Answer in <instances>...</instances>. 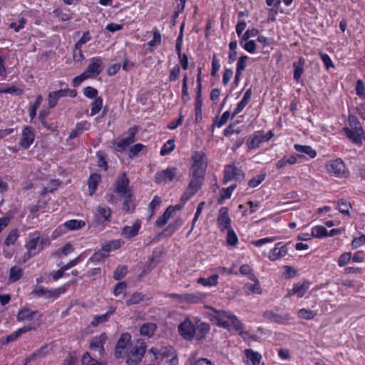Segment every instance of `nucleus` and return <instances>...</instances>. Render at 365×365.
I'll return each mask as SVG.
<instances>
[{
	"label": "nucleus",
	"mask_w": 365,
	"mask_h": 365,
	"mask_svg": "<svg viewBox=\"0 0 365 365\" xmlns=\"http://www.w3.org/2000/svg\"><path fill=\"white\" fill-rule=\"evenodd\" d=\"M108 256L107 254L103 252V250L101 249L96 251L90 258L91 262H99L106 257Z\"/></svg>",
	"instance_id": "nucleus-56"
},
{
	"label": "nucleus",
	"mask_w": 365,
	"mask_h": 365,
	"mask_svg": "<svg viewBox=\"0 0 365 365\" xmlns=\"http://www.w3.org/2000/svg\"><path fill=\"white\" fill-rule=\"evenodd\" d=\"M98 212L100 216H101L104 220L109 221L110 217L111 215V210L106 206H99L98 208Z\"/></svg>",
	"instance_id": "nucleus-45"
},
{
	"label": "nucleus",
	"mask_w": 365,
	"mask_h": 365,
	"mask_svg": "<svg viewBox=\"0 0 365 365\" xmlns=\"http://www.w3.org/2000/svg\"><path fill=\"white\" fill-rule=\"evenodd\" d=\"M39 237H35L30 240L26 245L27 252L24 256L23 262H25L26 260L30 259L31 256L35 255L37 252L34 250L38 247Z\"/></svg>",
	"instance_id": "nucleus-16"
},
{
	"label": "nucleus",
	"mask_w": 365,
	"mask_h": 365,
	"mask_svg": "<svg viewBox=\"0 0 365 365\" xmlns=\"http://www.w3.org/2000/svg\"><path fill=\"white\" fill-rule=\"evenodd\" d=\"M19 237L18 230L14 229L12 230L4 240V244L6 246L14 245Z\"/></svg>",
	"instance_id": "nucleus-39"
},
{
	"label": "nucleus",
	"mask_w": 365,
	"mask_h": 365,
	"mask_svg": "<svg viewBox=\"0 0 365 365\" xmlns=\"http://www.w3.org/2000/svg\"><path fill=\"white\" fill-rule=\"evenodd\" d=\"M217 222L221 231L231 228V219L227 207H223L219 210Z\"/></svg>",
	"instance_id": "nucleus-10"
},
{
	"label": "nucleus",
	"mask_w": 365,
	"mask_h": 365,
	"mask_svg": "<svg viewBox=\"0 0 365 365\" xmlns=\"http://www.w3.org/2000/svg\"><path fill=\"white\" fill-rule=\"evenodd\" d=\"M178 331L186 340H192L195 334V328L189 319L185 320L179 325Z\"/></svg>",
	"instance_id": "nucleus-9"
},
{
	"label": "nucleus",
	"mask_w": 365,
	"mask_h": 365,
	"mask_svg": "<svg viewBox=\"0 0 365 365\" xmlns=\"http://www.w3.org/2000/svg\"><path fill=\"white\" fill-rule=\"evenodd\" d=\"M356 93L362 98L365 97V87L361 80H358L356 86Z\"/></svg>",
	"instance_id": "nucleus-64"
},
{
	"label": "nucleus",
	"mask_w": 365,
	"mask_h": 365,
	"mask_svg": "<svg viewBox=\"0 0 365 365\" xmlns=\"http://www.w3.org/2000/svg\"><path fill=\"white\" fill-rule=\"evenodd\" d=\"M83 93L88 98H97L98 91L93 87L88 86L84 88Z\"/></svg>",
	"instance_id": "nucleus-60"
},
{
	"label": "nucleus",
	"mask_w": 365,
	"mask_h": 365,
	"mask_svg": "<svg viewBox=\"0 0 365 365\" xmlns=\"http://www.w3.org/2000/svg\"><path fill=\"white\" fill-rule=\"evenodd\" d=\"M103 100L101 97L96 98L95 101L91 103V115L97 114L102 108Z\"/></svg>",
	"instance_id": "nucleus-41"
},
{
	"label": "nucleus",
	"mask_w": 365,
	"mask_h": 365,
	"mask_svg": "<svg viewBox=\"0 0 365 365\" xmlns=\"http://www.w3.org/2000/svg\"><path fill=\"white\" fill-rule=\"evenodd\" d=\"M32 293L37 297H56L58 295L56 291H50L48 289H45L42 287H38L36 288L35 289H34Z\"/></svg>",
	"instance_id": "nucleus-34"
},
{
	"label": "nucleus",
	"mask_w": 365,
	"mask_h": 365,
	"mask_svg": "<svg viewBox=\"0 0 365 365\" xmlns=\"http://www.w3.org/2000/svg\"><path fill=\"white\" fill-rule=\"evenodd\" d=\"M0 93H10L12 95H21L24 93V90L16 86H11L5 88H3L0 91Z\"/></svg>",
	"instance_id": "nucleus-44"
},
{
	"label": "nucleus",
	"mask_w": 365,
	"mask_h": 365,
	"mask_svg": "<svg viewBox=\"0 0 365 365\" xmlns=\"http://www.w3.org/2000/svg\"><path fill=\"white\" fill-rule=\"evenodd\" d=\"M294 148L297 152L307 154L310 158H314L317 156V152L309 145H294Z\"/></svg>",
	"instance_id": "nucleus-29"
},
{
	"label": "nucleus",
	"mask_w": 365,
	"mask_h": 365,
	"mask_svg": "<svg viewBox=\"0 0 365 365\" xmlns=\"http://www.w3.org/2000/svg\"><path fill=\"white\" fill-rule=\"evenodd\" d=\"M100 180V175L96 173L92 174L88 178V184L90 195H92L95 192Z\"/></svg>",
	"instance_id": "nucleus-25"
},
{
	"label": "nucleus",
	"mask_w": 365,
	"mask_h": 365,
	"mask_svg": "<svg viewBox=\"0 0 365 365\" xmlns=\"http://www.w3.org/2000/svg\"><path fill=\"white\" fill-rule=\"evenodd\" d=\"M265 178V175L264 174H262V175H259L253 178H252L249 182H248V185L250 187H256L257 186H258Z\"/></svg>",
	"instance_id": "nucleus-51"
},
{
	"label": "nucleus",
	"mask_w": 365,
	"mask_h": 365,
	"mask_svg": "<svg viewBox=\"0 0 365 365\" xmlns=\"http://www.w3.org/2000/svg\"><path fill=\"white\" fill-rule=\"evenodd\" d=\"M201 71L202 68H200L198 69L197 74V96L195 99V122L199 123L202 120V81H201Z\"/></svg>",
	"instance_id": "nucleus-7"
},
{
	"label": "nucleus",
	"mask_w": 365,
	"mask_h": 365,
	"mask_svg": "<svg viewBox=\"0 0 365 365\" xmlns=\"http://www.w3.org/2000/svg\"><path fill=\"white\" fill-rule=\"evenodd\" d=\"M91 36L88 31H86L81 38L75 44L76 48H81L82 45L90 41Z\"/></svg>",
	"instance_id": "nucleus-59"
},
{
	"label": "nucleus",
	"mask_w": 365,
	"mask_h": 365,
	"mask_svg": "<svg viewBox=\"0 0 365 365\" xmlns=\"http://www.w3.org/2000/svg\"><path fill=\"white\" fill-rule=\"evenodd\" d=\"M130 180L125 172L122 173L115 182L114 192L119 196H131L132 191L129 187Z\"/></svg>",
	"instance_id": "nucleus-4"
},
{
	"label": "nucleus",
	"mask_w": 365,
	"mask_h": 365,
	"mask_svg": "<svg viewBox=\"0 0 365 365\" xmlns=\"http://www.w3.org/2000/svg\"><path fill=\"white\" fill-rule=\"evenodd\" d=\"M250 279L254 282V284L247 283L245 287L252 294H260L262 292V288L259 285V282L254 274L250 276Z\"/></svg>",
	"instance_id": "nucleus-21"
},
{
	"label": "nucleus",
	"mask_w": 365,
	"mask_h": 365,
	"mask_svg": "<svg viewBox=\"0 0 365 365\" xmlns=\"http://www.w3.org/2000/svg\"><path fill=\"white\" fill-rule=\"evenodd\" d=\"M187 81H188V78H187V76L185 74L184 76V78L182 80V101L183 103H186L190 99V97L188 95Z\"/></svg>",
	"instance_id": "nucleus-43"
},
{
	"label": "nucleus",
	"mask_w": 365,
	"mask_h": 365,
	"mask_svg": "<svg viewBox=\"0 0 365 365\" xmlns=\"http://www.w3.org/2000/svg\"><path fill=\"white\" fill-rule=\"evenodd\" d=\"M164 171L165 178L166 182H172L176 176V169L175 168H168Z\"/></svg>",
	"instance_id": "nucleus-57"
},
{
	"label": "nucleus",
	"mask_w": 365,
	"mask_h": 365,
	"mask_svg": "<svg viewBox=\"0 0 365 365\" xmlns=\"http://www.w3.org/2000/svg\"><path fill=\"white\" fill-rule=\"evenodd\" d=\"M236 187V185H231L228 187L227 188H223L220 190V196L218 200L219 203H222V202L228 199L231 197L232 191Z\"/></svg>",
	"instance_id": "nucleus-35"
},
{
	"label": "nucleus",
	"mask_w": 365,
	"mask_h": 365,
	"mask_svg": "<svg viewBox=\"0 0 365 365\" xmlns=\"http://www.w3.org/2000/svg\"><path fill=\"white\" fill-rule=\"evenodd\" d=\"M59 99L58 97H57V95L55 93V92H51L48 95V106L49 108H54L58 102V100Z\"/></svg>",
	"instance_id": "nucleus-53"
},
{
	"label": "nucleus",
	"mask_w": 365,
	"mask_h": 365,
	"mask_svg": "<svg viewBox=\"0 0 365 365\" xmlns=\"http://www.w3.org/2000/svg\"><path fill=\"white\" fill-rule=\"evenodd\" d=\"M173 140H169L166 144H165L160 150V155H165L170 153L175 148Z\"/></svg>",
	"instance_id": "nucleus-49"
},
{
	"label": "nucleus",
	"mask_w": 365,
	"mask_h": 365,
	"mask_svg": "<svg viewBox=\"0 0 365 365\" xmlns=\"http://www.w3.org/2000/svg\"><path fill=\"white\" fill-rule=\"evenodd\" d=\"M182 220L178 219L176 220L173 223L170 224L162 232V235H164L165 236H170L172 235L177 230L178 228L182 225Z\"/></svg>",
	"instance_id": "nucleus-31"
},
{
	"label": "nucleus",
	"mask_w": 365,
	"mask_h": 365,
	"mask_svg": "<svg viewBox=\"0 0 365 365\" xmlns=\"http://www.w3.org/2000/svg\"><path fill=\"white\" fill-rule=\"evenodd\" d=\"M365 243V235H361L359 237H355L352 242L351 246L354 249H356Z\"/></svg>",
	"instance_id": "nucleus-63"
},
{
	"label": "nucleus",
	"mask_w": 365,
	"mask_h": 365,
	"mask_svg": "<svg viewBox=\"0 0 365 365\" xmlns=\"http://www.w3.org/2000/svg\"><path fill=\"white\" fill-rule=\"evenodd\" d=\"M131 336L128 333H123L120 335L115 348V356L117 359L123 356V351L130 344Z\"/></svg>",
	"instance_id": "nucleus-11"
},
{
	"label": "nucleus",
	"mask_w": 365,
	"mask_h": 365,
	"mask_svg": "<svg viewBox=\"0 0 365 365\" xmlns=\"http://www.w3.org/2000/svg\"><path fill=\"white\" fill-rule=\"evenodd\" d=\"M121 197L124 198V202L123 203V210L125 212H133L135 208V205L133 202V195L131 196H121Z\"/></svg>",
	"instance_id": "nucleus-27"
},
{
	"label": "nucleus",
	"mask_w": 365,
	"mask_h": 365,
	"mask_svg": "<svg viewBox=\"0 0 365 365\" xmlns=\"http://www.w3.org/2000/svg\"><path fill=\"white\" fill-rule=\"evenodd\" d=\"M175 212V208L173 206H169L167 207L164 213L161 215L160 218H158L155 222V225L158 227H163L165 224H167L168 220L170 218L173 212Z\"/></svg>",
	"instance_id": "nucleus-20"
},
{
	"label": "nucleus",
	"mask_w": 365,
	"mask_h": 365,
	"mask_svg": "<svg viewBox=\"0 0 365 365\" xmlns=\"http://www.w3.org/2000/svg\"><path fill=\"white\" fill-rule=\"evenodd\" d=\"M185 302L189 303H196L201 300L202 297L200 294H185Z\"/></svg>",
	"instance_id": "nucleus-58"
},
{
	"label": "nucleus",
	"mask_w": 365,
	"mask_h": 365,
	"mask_svg": "<svg viewBox=\"0 0 365 365\" xmlns=\"http://www.w3.org/2000/svg\"><path fill=\"white\" fill-rule=\"evenodd\" d=\"M82 365H102L101 362L93 359L88 352H86L82 356Z\"/></svg>",
	"instance_id": "nucleus-42"
},
{
	"label": "nucleus",
	"mask_w": 365,
	"mask_h": 365,
	"mask_svg": "<svg viewBox=\"0 0 365 365\" xmlns=\"http://www.w3.org/2000/svg\"><path fill=\"white\" fill-rule=\"evenodd\" d=\"M192 179L190 182L185 192L181 197V200L187 201L193 196L201 187L204 181V177L191 175Z\"/></svg>",
	"instance_id": "nucleus-6"
},
{
	"label": "nucleus",
	"mask_w": 365,
	"mask_h": 365,
	"mask_svg": "<svg viewBox=\"0 0 365 365\" xmlns=\"http://www.w3.org/2000/svg\"><path fill=\"white\" fill-rule=\"evenodd\" d=\"M153 37L151 41L148 42V45L150 46H153L155 45H159L161 43V35L159 31H153Z\"/></svg>",
	"instance_id": "nucleus-61"
},
{
	"label": "nucleus",
	"mask_w": 365,
	"mask_h": 365,
	"mask_svg": "<svg viewBox=\"0 0 365 365\" xmlns=\"http://www.w3.org/2000/svg\"><path fill=\"white\" fill-rule=\"evenodd\" d=\"M351 253L349 252H345L342 254L338 260L339 265L340 267L345 266L351 259Z\"/></svg>",
	"instance_id": "nucleus-62"
},
{
	"label": "nucleus",
	"mask_w": 365,
	"mask_h": 365,
	"mask_svg": "<svg viewBox=\"0 0 365 365\" xmlns=\"http://www.w3.org/2000/svg\"><path fill=\"white\" fill-rule=\"evenodd\" d=\"M193 164L190 168V175L204 177L207 168L205 154L202 151H195L192 155Z\"/></svg>",
	"instance_id": "nucleus-1"
},
{
	"label": "nucleus",
	"mask_w": 365,
	"mask_h": 365,
	"mask_svg": "<svg viewBox=\"0 0 365 365\" xmlns=\"http://www.w3.org/2000/svg\"><path fill=\"white\" fill-rule=\"evenodd\" d=\"M263 317L267 319H269L278 324H284L290 319V316L289 314H285L284 315L282 316L276 314L270 310L265 311L263 313Z\"/></svg>",
	"instance_id": "nucleus-14"
},
{
	"label": "nucleus",
	"mask_w": 365,
	"mask_h": 365,
	"mask_svg": "<svg viewBox=\"0 0 365 365\" xmlns=\"http://www.w3.org/2000/svg\"><path fill=\"white\" fill-rule=\"evenodd\" d=\"M144 145L141 143H138L132 146L128 153V155L130 158H133L136 156L143 148Z\"/></svg>",
	"instance_id": "nucleus-54"
},
{
	"label": "nucleus",
	"mask_w": 365,
	"mask_h": 365,
	"mask_svg": "<svg viewBox=\"0 0 365 365\" xmlns=\"http://www.w3.org/2000/svg\"><path fill=\"white\" fill-rule=\"evenodd\" d=\"M23 276V269L16 266L10 268L9 279L11 282L19 280Z\"/></svg>",
	"instance_id": "nucleus-26"
},
{
	"label": "nucleus",
	"mask_w": 365,
	"mask_h": 365,
	"mask_svg": "<svg viewBox=\"0 0 365 365\" xmlns=\"http://www.w3.org/2000/svg\"><path fill=\"white\" fill-rule=\"evenodd\" d=\"M138 132V127L134 125L128 130V136L115 142V148L119 152H123L125 148L135 142V135Z\"/></svg>",
	"instance_id": "nucleus-8"
},
{
	"label": "nucleus",
	"mask_w": 365,
	"mask_h": 365,
	"mask_svg": "<svg viewBox=\"0 0 365 365\" xmlns=\"http://www.w3.org/2000/svg\"><path fill=\"white\" fill-rule=\"evenodd\" d=\"M317 315V313L312 310H308L306 309H302L299 311V317L309 320L313 319Z\"/></svg>",
	"instance_id": "nucleus-48"
},
{
	"label": "nucleus",
	"mask_w": 365,
	"mask_h": 365,
	"mask_svg": "<svg viewBox=\"0 0 365 365\" xmlns=\"http://www.w3.org/2000/svg\"><path fill=\"white\" fill-rule=\"evenodd\" d=\"M219 275L215 274L208 278L200 277L197 279V283L203 286H215L217 284Z\"/></svg>",
	"instance_id": "nucleus-30"
},
{
	"label": "nucleus",
	"mask_w": 365,
	"mask_h": 365,
	"mask_svg": "<svg viewBox=\"0 0 365 365\" xmlns=\"http://www.w3.org/2000/svg\"><path fill=\"white\" fill-rule=\"evenodd\" d=\"M108 320V316L104 314L102 315L96 316L93 320L91 322L92 327H98L100 324L106 322Z\"/></svg>",
	"instance_id": "nucleus-52"
},
{
	"label": "nucleus",
	"mask_w": 365,
	"mask_h": 365,
	"mask_svg": "<svg viewBox=\"0 0 365 365\" xmlns=\"http://www.w3.org/2000/svg\"><path fill=\"white\" fill-rule=\"evenodd\" d=\"M245 174L242 170L234 164L227 165L225 167L223 182L227 183L232 180L241 181L244 180Z\"/></svg>",
	"instance_id": "nucleus-5"
},
{
	"label": "nucleus",
	"mask_w": 365,
	"mask_h": 365,
	"mask_svg": "<svg viewBox=\"0 0 365 365\" xmlns=\"http://www.w3.org/2000/svg\"><path fill=\"white\" fill-rule=\"evenodd\" d=\"M339 211L344 215L350 216L349 210L351 208V204L344 199H340L337 202Z\"/></svg>",
	"instance_id": "nucleus-28"
},
{
	"label": "nucleus",
	"mask_w": 365,
	"mask_h": 365,
	"mask_svg": "<svg viewBox=\"0 0 365 365\" xmlns=\"http://www.w3.org/2000/svg\"><path fill=\"white\" fill-rule=\"evenodd\" d=\"M140 227V222L136 221L133 226H125L123 229V235L126 238H131L136 236Z\"/></svg>",
	"instance_id": "nucleus-19"
},
{
	"label": "nucleus",
	"mask_w": 365,
	"mask_h": 365,
	"mask_svg": "<svg viewBox=\"0 0 365 365\" xmlns=\"http://www.w3.org/2000/svg\"><path fill=\"white\" fill-rule=\"evenodd\" d=\"M328 173L335 178L346 176L345 165L341 159L337 158L329 160L325 165Z\"/></svg>",
	"instance_id": "nucleus-3"
},
{
	"label": "nucleus",
	"mask_w": 365,
	"mask_h": 365,
	"mask_svg": "<svg viewBox=\"0 0 365 365\" xmlns=\"http://www.w3.org/2000/svg\"><path fill=\"white\" fill-rule=\"evenodd\" d=\"M311 235L317 238H321L328 236V232L324 226H315L312 230Z\"/></svg>",
	"instance_id": "nucleus-36"
},
{
	"label": "nucleus",
	"mask_w": 365,
	"mask_h": 365,
	"mask_svg": "<svg viewBox=\"0 0 365 365\" xmlns=\"http://www.w3.org/2000/svg\"><path fill=\"white\" fill-rule=\"evenodd\" d=\"M156 329L157 326L155 324L145 323L140 327V333L143 336L151 337L154 334Z\"/></svg>",
	"instance_id": "nucleus-22"
},
{
	"label": "nucleus",
	"mask_w": 365,
	"mask_h": 365,
	"mask_svg": "<svg viewBox=\"0 0 365 365\" xmlns=\"http://www.w3.org/2000/svg\"><path fill=\"white\" fill-rule=\"evenodd\" d=\"M34 137V133L31 128L29 126L25 127L22 131V137L19 142L20 147L24 149L29 148L33 143Z\"/></svg>",
	"instance_id": "nucleus-13"
},
{
	"label": "nucleus",
	"mask_w": 365,
	"mask_h": 365,
	"mask_svg": "<svg viewBox=\"0 0 365 365\" xmlns=\"http://www.w3.org/2000/svg\"><path fill=\"white\" fill-rule=\"evenodd\" d=\"M127 288V283L125 282H121L116 284L115 286L113 293L115 296L123 294H125V289Z\"/></svg>",
	"instance_id": "nucleus-50"
},
{
	"label": "nucleus",
	"mask_w": 365,
	"mask_h": 365,
	"mask_svg": "<svg viewBox=\"0 0 365 365\" xmlns=\"http://www.w3.org/2000/svg\"><path fill=\"white\" fill-rule=\"evenodd\" d=\"M304 63H305V60L302 57H300L297 62H294L293 63V66L294 68V78L297 81H298L299 80L302 74L304 72Z\"/></svg>",
	"instance_id": "nucleus-23"
},
{
	"label": "nucleus",
	"mask_w": 365,
	"mask_h": 365,
	"mask_svg": "<svg viewBox=\"0 0 365 365\" xmlns=\"http://www.w3.org/2000/svg\"><path fill=\"white\" fill-rule=\"evenodd\" d=\"M344 130L346 136L349 139H351L354 143L356 144H361L362 143L361 137L360 134H359L356 131L349 129L348 128H344Z\"/></svg>",
	"instance_id": "nucleus-32"
},
{
	"label": "nucleus",
	"mask_w": 365,
	"mask_h": 365,
	"mask_svg": "<svg viewBox=\"0 0 365 365\" xmlns=\"http://www.w3.org/2000/svg\"><path fill=\"white\" fill-rule=\"evenodd\" d=\"M37 312H32L28 309H22L20 310L17 314V319L19 321H24V320H33L36 316H37Z\"/></svg>",
	"instance_id": "nucleus-24"
},
{
	"label": "nucleus",
	"mask_w": 365,
	"mask_h": 365,
	"mask_svg": "<svg viewBox=\"0 0 365 365\" xmlns=\"http://www.w3.org/2000/svg\"><path fill=\"white\" fill-rule=\"evenodd\" d=\"M245 354L250 359L253 365H259L261 360V355L258 352H255L251 349H246Z\"/></svg>",
	"instance_id": "nucleus-37"
},
{
	"label": "nucleus",
	"mask_w": 365,
	"mask_h": 365,
	"mask_svg": "<svg viewBox=\"0 0 365 365\" xmlns=\"http://www.w3.org/2000/svg\"><path fill=\"white\" fill-rule=\"evenodd\" d=\"M42 101H43V97L41 95H39L37 97L34 104L33 106H30V108H29V115H30L31 119H34L35 118L36 114V109L40 106V104L41 103Z\"/></svg>",
	"instance_id": "nucleus-47"
},
{
	"label": "nucleus",
	"mask_w": 365,
	"mask_h": 365,
	"mask_svg": "<svg viewBox=\"0 0 365 365\" xmlns=\"http://www.w3.org/2000/svg\"><path fill=\"white\" fill-rule=\"evenodd\" d=\"M262 142H264L262 137V131H257L250 137L247 141V145L249 150H252L258 147Z\"/></svg>",
	"instance_id": "nucleus-17"
},
{
	"label": "nucleus",
	"mask_w": 365,
	"mask_h": 365,
	"mask_svg": "<svg viewBox=\"0 0 365 365\" xmlns=\"http://www.w3.org/2000/svg\"><path fill=\"white\" fill-rule=\"evenodd\" d=\"M102 71L103 67L101 60L98 58H93L91 59V63L88 66L84 72L90 78L97 76Z\"/></svg>",
	"instance_id": "nucleus-12"
},
{
	"label": "nucleus",
	"mask_w": 365,
	"mask_h": 365,
	"mask_svg": "<svg viewBox=\"0 0 365 365\" xmlns=\"http://www.w3.org/2000/svg\"><path fill=\"white\" fill-rule=\"evenodd\" d=\"M144 299V296L139 292L133 293L129 299L126 300V304L130 306L133 304H138Z\"/></svg>",
	"instance_id": "nucleus-38"
},
{
	"label": "nucleus",
	"mask_w": 365,
	"mask_h": 365,
	"mask_svg": "<svg viewBox=\"0 0 365 365\" xmlns=\"http://www.w3.org/2000/svg\"><path fill=\"white\" fill-rule=\"evenodd\" d=\"M280 243L277 244L276 247L270 251L269 259L271 261H275L287 254V249L285 246L279 247Z\"/></svg>",
	"instance_id": "nucleus-18"
},
{
	"label": "nucleus",
	"mask_w": 365,
	"mask_h": 365,
	"mask_svg": "<svg viewBox=\"0 0 365 365\" xmlns=\"http://www.w3.org/2000/svg\"><path fill=\"white\" fill-rule=\"evenodd\" d=\"M127 274V267L125 266H118L113 272V278L115 280H120Z\"/></svg>",
	"instance_id": "nucleus-46"
},
{
	"label": "nucleus",
	"mask_w": 365,
	"mask_h": 365,
	"mask_svg": "<svg viewBox=\"0 0 365 365\" xmlns=\"http://www.w3.org/2000/svg\"><path fill=\"white\" fill-rule=\"evenodd\" d=\"M86 223L84 221L77 220H71L64 223L65 227L70 230L81 229L84 227Z\"/></svg>",
	"instance_id": "nucleus-33"
},
{
	"label": "nucleus",
	"mask_w": 365,
	"mask_h": 365,
	"mask_svg": "<svg viewBox=\"0 0 365 365\" xmlns=\"http://www.w3.org/2000/svg\"><path fill=\"white\" fill-rule=\"evenodd\" d=\"M210 330V326L208 324L206 323H201L200 326L198 327V332L197 335L198 336L201 338H204L205 335L208 333Z\"/></svg>",
	"instance_id": "nucleus-55"
},
{
	"label": "nucleus",
	"mask_w": 365,
	"mask_h": 365,
	"mask_svg": "<svg viewBox=\"0 0 365 365\" xmlns=\"http://www.w3.org/2000/svg\"><path fill=\"white\" fill-rule=\"evenodd\" d=\"M226 241L227 243L230 246H235L238 242L237 236L232 228L227 230Z\"/></svg>",
	"instance_id": "nucleus-40"
},
{
	"label": "nucleus",
	"mask_w": 365,
	"mask_h": 365,
	"mask_svg": "<svg viewBox=\"0 0 365 365\" xmlns=\"http://www.w3.org/2000/svg\"><path fill=\"white\" fill-rule=\"evenodd\" d=\"M309 288V282L304 281L302 284L297 283L294 284L292 289H291L287 294V297H291L293 294H297L299 297H302L304 295L307 290Z\"/></svg>",
	"instance_id": "nucleus-15"
},
{
	"label": "nucleus",
	"mask_w": 365,
	"mask_h": 365,
	"mask_svg": "<svg viewBox=\"0 0 365 365\" xmlns=\"http://www.w3.org/2000/svg\"><path fill=\"white\" fill-rule=\"evenodd\" d=\"M145 351V343L143 340H138L136 345H135L127 354V364L138 365L141 361Z\"/></svg>",
	"instance_id": "nucleus-2"
}]
</instances>
